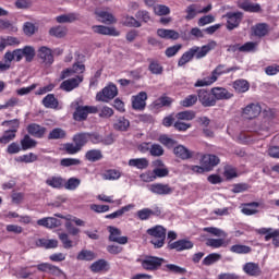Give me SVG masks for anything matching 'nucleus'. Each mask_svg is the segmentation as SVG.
Returning <instances> with one entry per match:
<instances>
[{
    "label": "nucleus",
    "instance_id": "a19ab883",
    "mask_svg": "<svg viewBox=\"0 0 279 279\" xmlns=\"http://www.w3.org/2000/svg\"><path fill=\"white\" fill-rule=\"evenodd\" d=\"M122 25H124V27H143V24L141 23V21H137L136 17L130 16V15H126L122 20Z\"/></svg>",
    "mask_w": 279,
    "mask_h": 279
},
{
    "label": "nucleus",
    "instance_id": "f3484780",
    "mask_svg": "<svg viewBox=\"0 0 279 279\" xmlns=\"http://www.w3.org/2000/svg\"><path fill=\"white\" fill-rule=\"evenodd\" d=\"M147 93L141 92L138 95L132 97V106L134 110H144L147 104Z\"/></svg>",
    "mask_w": 279,
    "mask_h": 279
},
{
    "label": "nucleus",
    "instance_id": "412c9836",
    "mask_svg": "<svg viewBox=\"0 0 279 279\" xmlns=\"http://www.w3.org/2000/svg\"><path fill=\"white\" fill-rule=\"evenodd\" d=\"M157 36L165 40H178L180 38V33L174 29L158 28Z\"/></svg>",
    "mask_w": 279,
    "mask_h": 279
},
{
    "label": "nucleus",
    "instance_id": "de8ad7c7",
    "mask_svg": "<svg viewBox=\"0 0 279 279\" xmlns=\"http://www.w3.org/2000/svg\"><path fill=\"white\" fill-rule=\"evenodd\" d=\"M230 252H232V254H250L252 247L243 244H234L230 247Z\"/></svg>",
    "mask_w": 279,
    "mask_h": 279
},
{
    "label": "nucleus",
    "instance_id": "3c124183",
    "mask_svg": "<svg viewBox=\"0 0 279 279\" xmlns=\"http://www.w3.org/2000/svg\"><path fill=\"white\" fill-rule=\"evenodd\" d=\"M16 138V130L5 131L4 134L0 137V143L2 145H8L11 141Z\"/></svg>",
    "mask_w": 279,
    "mask_h": 279
},
{
    "label": "nucleus",
    "instance_id": "4d7b16f0",
    "mask_svg": "<svg viewBox=\"0 0 279 279\" xmlns=\"http://www.w3.org/2000/svg\"><path fill=\"white\" fill-rule=\"evenodd\" d=\"M23 32L25 36H34V34L38 32V27H36V25L32 22H25L23 24Z\"/></svg>",
    "mask_w": 279,
    "mask_h": 279
},
{
    "label": "nucleus",
    "instance_id": "338daca9",
    "mask_svg": "<svg viewBox=\"0 0 279 279\" xmlns=\"http://www.w3.org/2000/svg\"><path fill=\"white\" fill-rule=\"evenodd\" d=\"M94 258L95 253H93L92 251L83 250L77 255V260H94Z\"/></svg>",
    "mask_w": 279,
    "mask_h": 279
},
{
    "label": "nucleus",
    "instance_id": "1a4fd4ad",
    "mask_svg": "<svg viewBox=\"0 0 279 279\" xmlns=\"http://www.w3.org/2000/svg\"><path fill=\"white\" fill-rule=\"evenodd\" d=\"M260 112H263V108L256 102H252L242 109L244 119H256L260 116Z\"/></svg>",
    "mask_w": 279,
    "mask_h": 279
},
{
    "label": "nucleus",
    "instance_id": "39448f33",
    "mask_svg": "<svg viewBox=\"0 0 279 279\" xmlns=\"http://www.w3.org/2000/svg\"><path fill=\"white\" fill-rule=\"evenodd\" d=\"M213 10V4H208L207 7L199 9L198 4H190L185 9V21H193L197 16V14H208Z\"/></svg>",
    "mask_w": 279,
    "mask_h": 279
},
{
    "label": "nucleus",
    "instance_id": "7ed1b4c3",
    "mask_svg": "<svg viewBox=\"0 0 279 279\" xmlns=\"http://www.w3.org/2000/svg\"><path fill=\"white\" fill-rule=\"evenodd\" d=\"M117 95H119V89L117 88V85L109 84L101 92L97 93L96 101H104L105 104H108V101L114 99Z\"/></svg>",
    "mask_w": 279,
    "mask_h": 279
},
{
    "label": "nucleus",
    "instance_id": "c85d7f7f",
    "mask_svg": "<svg viewBox=\"0 0 279 279\" xmlns=\"http://www.w3.org/2000/svg\"><path fill=\"white\" fill-rule=\"evenodd\" d=\"M173 154L177 158H181V160H189V158H193V153L183 145L175 146Z\"/></svg>",
    "mask_w": 279,
    "mask_h": 279
},
{
    "label": "nucleus",
    "instance_id": "473e14b6",
    "mask_svg": "<svg viewBox=\"0 0 279 279\" xmlns=\"http://www.w3.org/2000/svg\"><path fill=\"white\" fill-rule=\"evenodd\" d=\"M134 209V204H129L118 209L117 211L109 214L106 216V219H118V217H123L125 213H130V210Z\"/></svg>",
    "mask_w": 279,
    "mask_h": 279
},
{
    "label": "nucleus",
    "instance_id": "4468645a",
    "mask_svg": "<svg viewBox=\"0 0 279 279\" xmlns=\"http://www.w3.org/2000/svg\"><path fill=\"white\" fill-rule=\"evenodd\" d=\"M92 29L94 34H101L102 36H120L121 35L119 31L110 26L95 25L92 27Z\"/></svg>",
    "mask_w": 279,
    "mask_h": 279
},
{
    "label": "nucleus",
    "instance_id": "f704fd0d",
    "mask_svg": "<svg viewBox=\"0 0 279 279\" xmlns=\"http://www.w3.org/2000/svg\"><path fill=\"white\" fill-rule=\"evenodd\" d=\"M90 141V133H77L73 136V143H76L82 149Z\"/></svg>",
    "mask_w": 279,
    "mask_h": 279
},
{
    "label": "nucleus",
    "instance_id": "0eeeda50",
    "mask_svg": "<svg viewBox=\"0 0 279 279\" xmlns=\"http://www.w3.org/2000/svg\"><path fill=\"white\" fill-rule=\"evenodd\" d=\"M162 263H165L163 258L154 256H146L144 259H141V265L143 269H146V271H156Z\"/></svg>",
    "mask_w": 279,
    "mask_h": 279
},
{
    "label": "nucleus",
    "instance_id": "aec40b11",
    "mask_svg": "<svg viewBox=\"0 0 279 279\" xmlns=\"http://www.w3.org/2000/svg\"><path fill=\"white\" fill-rule=\"evenodd\" d=\"M149 191L156 195H171V193H173V190L171 186H169V184L162 183L150 185Z\"/></svg>",
    "mask_w": 279,
    "mask_h": 279
},
{
    "label": "nucleus",
    "instance_id": "bb28decb",
    "mask_svg": "<svg viewBox=\"0 0 279 279\" xmlns=\"http://www.w3.org/2000/svg\"><path fill=\"white\" fill-rule=\"evenodd\" d=\"M170 250H177V252H183V250H193V243L189 240H179L169 244Z\"/></svg>",
    "mask_w": 279,
    "mask_h": 279
},
{
    "label": "nucleus",
    "instance_id": "0e129e2a",
    "mask_svg": "<svg viewBox=\"0 0 279 279\" xmlns=\"http://www.w3.org/2000/svg\"><path fill=\"white\" fill-rule=\"evenodd\" d=\"M80 184H82V181L77 178H70L66 183L64 184L65 189L68 191H75V189H77V186H80Z\"/></svg>",
    "mask_w": 279,
    "mask_h": 279
},
{
    "label": "nucleus",
    "instance_id": "69168bd1",
    "mask_svg": "<svg viewBox=\"0 0 279 279\" xmlns=\"http://www.w3.org/2000/svg\"><path fill=\"white\" fill-rule=\"evenodd\" d=\"M64 150L66 154H70V156H73L75 154H78V151H82V148L78 147L76 143H68L64 145Z\"/></svg>",
    "mask_w": 279,
    "mask_h": 279
},
{
    "label": "nucleus",
    "instance_id": "4c0bfd02",
    "mask_svg": "<svg viewBox=\"0 0 279 279\" xmlns=\"http://www.w3.org/2000/svg\"><path fill=\"white\" fill-rule=\"evenodd\" d=\"M90 269L94 274H99V271L108 270V262L106 259H99L92 264Z\"/></svg>",
    "mask_w": 279,
    "mask_h": 279
},
{
    "label": "nucleus",
    "instance_id": "f8f14e48",
    "mask_svg": "<svg viewBox=\"0 0 279 279\" xmlns=\"http://www.w3.org/2000/svg\"><path fill=\"white\" fill-rule=\"evenodd\" d=\"M236 5L238 8H240V10H244V12H251V13L262 12L260 4L252 3L250 2V0H238Z\"/></svg>",
    "mask_w": 279,
    "mask_h": 279
},
{
    "label": "nucleus",
    "instance_id": "bf43d9fd",
    "mask_svg": "<svg viewBox=\"0 0 279 279\" xmlns=\"http://www.w3.org/2000/svg\"><path fill=\"white\" fill-rule=\"evenodd\" d=\"M195 104H197V95H189L180 101V106H183V108H191Z\"/></svg>",
    "mask_w": 279,
    "mask_h": 279
},
{
    "label": "nucleus",
    "instance_id": "72a5a7b5",
    "mask_svg": "<svg viewBox=\"0 0 279 279\" xmlns=\"http://www.w3.org/2000/svg\"><path fill=\"white\" fill-rule=\"evenodd\" d=\"M207 247H213L214 250H219V247H228V243L225 238L220 239H207L206 240Z\"/></svg>",
    "mask_w": 279,
    "mask_h": 279
},
{
    "label": "nucleus",
    "instance_id": "7c9ffc66",
    "mask_svg": "<svg viewBox=\"0 0 279 279\" xmlns=\"http://www.w3.org/2000/svg\"><path fill=\"white\" fill-rule=\"evenodd\" d=\"M129 167H133L135 169H147L149 167V159L147 158H134L129 160Z\"/></svg>",
    "mask_w": 279,
    "mask_h": 279
},
{
    "label": "nucleus",
    "instance_id": "c756f323",
    "mask_svg": "<svg viewBox=\"0 0 279 279\" xmlns=\"http://www.w3.org/2000/svg\"><path fill=\"white\" fill-rule=\"evenodd\" d=\"M254 36L257 38H265L267 34H269V24L267 23H259L252 27Z\"/></svg>",
    "mask_w": 279,
    "mask_h": 279
},
{
    "label": "nucleus",
    "instance_id": "393cba45",
    "mask_svg": "<svg viewBox=\"0 0 279 279\" xmlns=\"http://www.w3.org/2000/svg\"><path fill=\"white\" fill-rule=\"evenodd\" d=\"M27 132L35 138H43V136H45V132H47V129L40 124L32 123L27 126Z\"/></svg>",
    "mask_w": 279,
    "mask_h": 279
},
{
    "label": "nucleus",
    "instance_id": "052dcab7",
    "mask_svg": "<svg viewBox=\"0 0 279 279\" xmlns=\"http://www.w3.org/2000/svg\"><path fill=\"white\" fill-rule=\"evenodd\" d=\"M50 36H56V38H63V36H66V28L63 26H57L52 27L49 31Z\"/></svg>",
    "mask_w": 279,
    "mask_h": 279
},
{
    "label": "nucleus",
    "instance_id": "a211bd4d",
    "mask_svg": "<svg viewBox=\"0 0 279 279\" xmlns=\"http://www.w3.org/2000/svg\"><path fill=\"white\" fill-rule=\"evenodd\" d=\"M109 240L119 245H125L128 243V236H121V230L114 227H109Z\"/></svg>",
    "mask_w": 279,
    "mask_h": 279
},
{
    "label": "nucleus",
    "instance_id": "ddd939ff",
    "mask_svg": "<svg viewBox=\"0 0 279 279\" xmlns=\"http://www.w3.org/2000/svg\"><path fill=\"white\" fill-rule=\"evenodd\" d=\"M225 17L227 19V28L234 29L235 27H239V24L243 19V13L241 12L227 13Z\"/></svg>",
    "mask_w": 279,
    "mask_h": 279
},
{
    "label": "nucleus",
    "instance_id": "cd10ccee",
    "mask_svg": "<svg viewBox=\"0 0 279 279\" xmlns=\"http://www.w3.org/2000/svg\"><path fill=\"white\" fill-rule=\"evenodd\" d=\"M95 14L98 16L101 23H105L106 25H112L117 23V19H114V15L108 13L107 11L96 10Z\"/></svg>",
    "mask_w": 279,
    "mask_h": 279
},
{
    "label": "nucleus",
    "instance_id": "e2e57ef3",
    "mask_svg": "<svg viewBox=\"0 0 279 279\" xmlns=\"http://www.w3.org/2000/svg\"><path fill=\"white\" fill-rule=\"evenodd\" d=\"M114 128L116 130H120V132H125L128 128H130V120L125 118H120L114 124Z\"/></svg>",
    "mask_w": 279,
    "mask_h": 279
},
{
    "label": "nucleus",
    "instance_id": "423d86ee",
    "mask_svg": "<svg viewBox=\"0 0 279 279\" xmlns=\"http://www.w3.org/2000/svg\"><path fill=\"white\" fill-rule=\"evenodd\" d=\"M217 41H209L207 45L197 47L194 46L190 50H192V54H194L196 60H202V58H206L208 56L209 51H213V49H216Z\"/></svg>",
    "mask_w": 279,
    "mask_h": 279
},
{
    "label": "nucleus",
    "instance_id": "ea45409f",
    "mask_svg": "<svg viewBox=\"0 0 279 279\" xmlns=\"http://www.w3.org/2000/svg\"><path fill=\"white\" fill-rule=\"evenodd\" d=\"M37 142L34 138H31L29 135H25L22 140H21V146L23 151H27V149H32L34 147H36Z\"/></svg>",
    "mask_w": 279,
    "mask_h": 279
},
{
    "label": "nucleus",
    "instance_id": "f03ea898",
    "mask_svg": "<svg viewBox=\"0 0 279 279\" xmlns=\"http://www.w3.org/2000/svg\"><path fill=\"white\" fill-rule=\"evenodd\" d=\"M76 110L73 114L75 121H86L88 119V114H97L99 109L96 106H77V102H72V108Z\"/></svg>",
    "mask_w": 279,
    "mask_h": 279
},
{
    "label": "nucleus",
    "instance_id": "09e8293b",
    "mask_svg": "<svg viewBox=\"0 0 279 279\" xmlns=\"http://www.w3.org/2000/svg\"><path fill=\"white\" fill-rule=\"evenodd\" d=\"M203 230L204 232H208L209 234H213L214 236H218L219 239H226V236H228V233H226V231L219 228L206 227Z\"/></svg>",
    "mask_w": 279,
    "mask_h": 279
},
{
    "label": "nucleus",
    "instance_id": "2eb2a0df",
    "mask_svg": "<svg viewBox=\"0 0 279 279\" xmlns=\"http://www.w3.org/2000/svg\"><path fill=\"white\" fill-rule=\"evenodd\" d=\"M243 271L246 274V276H252L253 278H258L260 274H263V270L260 269V265L248 262L243 266Z\"/></svg>",
    "mask_w": 279,
    "mask_h": 279
},
{
    "label": "nucleus",
    "instance_id": "dca6fc26",
    "mask_svg": "<svg viewBox=\"0 0 279 279\" xmlns=\"http://www.w3.org/2000/svg\"><path fill=\"white\" fill-rule=\"evenodd\" d=\"M198 100L201 101L202 106H205V108L215 106V104H217L215 96L204 89L198 92Z\"/></svg>",
    "mask_w": 279,
    "mask_h": 279
},
{
    "label": "nucleus",
    "instance_id": "2f4dec72",
    "mask_svg": "<svg viewBox=\"0 0 279 279\" xmlns=\"http://www.w3.org/2000/svg\"><path fill=\"white\" fill-rule=\"evenodd\" d=\"M147 234H149V236H154V239H166L167 230H165L162 226H156L148 229Z\"/></svg>",
    "mask_w": 279,
    "mask_h": 279
},
{
    "label": "nucleus",
    "instance_id": "a878e982",
    "mask_svg": "<svg viewBox=\"0 0 279 279\" xmlns=\"http://www.w3.org/2000/svg\"><path fill=\"white\" fill-rule=\"evenodd\" d=\"M21 45V39L14 36H7L0 38V49L3 51L5 47H19Z\"/></svg>",
    "mask_w": 279,
    "mask_h": 279
},
{
    "label": "nucleus",
    "instance_id": "13d9d810",
    "mask_svg": "<svg viewBox=\"0 0 279 279\" xmlns=\"http://www.w3.org/2000/svg\"><path fill=\"white\" fill-rule=\"evenodd\" d=\"M64 136H66V132L60 128H57L49 133L48 138L50 141H58V138H64Z\"/></svg>",
    "mask_w": 279,
    "mask_h": 279
},
{
    "label": "nucleus",
    "instance_id": "58836bf2",
    "mask_svg": "<svg viewBox=\"0 0 279 279\" xmlns=\"http://www.w3.org/2000/svg\"><path fill=\"white\" fill-rule=\"evenodd\" d=\"M85 158L89 162H97V160H101V158H104V155L99 149H92L85 154Z\"/></svg>",
    "mask_w": 279,
    "mask_h": 279
},
{
    "label": "nucleus",
    "instance_id": "5fc2aeb1",
    "mask_svg": "<svg viewBox=\"0 0 279 279\" xmlns=\"http://www.w3.org/2000/svg\"><path fill=\"white\" fill-rule=\"evenodd\" d=\"M43 104L46 108H58V99L52 94H48L44 99Z\"/></svg>",
    "mask_w": 279,
    "mask_h": 279
},
{
    "label": "nucleus",
    "instance_id": "6ab92c4d",
    "mask_svg": "<svg viewBox=\"0 0 279 279\" xmlns=\"http://www.w3.org/2000/svg\"><path fill=\"white\" fill-rule=\"evenodd\" d=\"M82 82H84V77L76 76L74 78L64 81L61 84V88H62V90H66V93H71V90H73L74 88H77L80 86V84H82Z\"/></svg>",
    "mask_w": 279,
    "mask_h": 279
},
{
    "label": "nucleus",
    "instance_id": "864d4df0",
    "mask_svg": "<svg viewBox=\"0 0 279 279\" xmlns=\"http://www.w3.org/2000/svg\"><path fill=\"white\" fill-rule=\"evenodd\" d=\"M177 121H193L195 119L194 111H181L175 114Z\"/></svg>",
    "mask_w": 279,
    "mask_h": 279
},
{
    "label": "nucleus",
    "instance_id": "6e6d98bb",
    "mask_svg": "<svg viewBox=\"0 0 279 279\" xmlns=\"http://www.w3.org/2000/svg\"><path fill=\"white\" fill-rule=\"evenodd\" d=\"M154 12L157 16H167V14H171V9L165 4H156L154 5Z\"/></svg>",
    "mask_w": 279,
    "mask_h": 279
},
{
    "label": "nucleus",
    "instance_id": "79ce46f5",
    "mask_svg": "<svg viewBox=\"0 0 279 279\" xmlns=\"http://www.w3.org/2000/svg\"><path fill=\"white\" fill-rule=\"evenodd\" d=\"M57 23H75L77 21V13L62 14L56 17Z\"/></svg>",
    "mask_w": 279,
    "mask_h": 279
},
{
    "label": "nucleus",
    "instance_id": "5701e85b",
    "mask_svg": "<svg viewBox=\"0 0 279 279\" xmlns=\"http://www.w3.org/2000/svg\"><path fill=\"white\" fill-rule=\"evenodd\" d=\"M211 95H214V99L216 100L232 99V97H234V94L223 87L211 88Z\"/></svg>",
    "mask_w": 279,
    "mask_h": 279
},
{
    "label": "nucleus",
    "instance_id": "c03bdc74",
    "mask_svg": "<svg viewBox=\"0 0 279 279\" xmlns=\"http://www.w3.org/2000/svg\"><path fill=\"white\" fill-rule=\"evenodd\" d=\"M220 258H221V254L211 253L203 259V265H205V267H210V265H215V263H219Z\"/></svg>",
    "mask_w": 279,
    "mask_h": 279
},
{
    "label": "nucleus",
    "instance_id": "37998d69",
    "mask_svg": "<svg viewBox=\"0 0 279 279\" xmlns=\"http://www.w3.org/2000/svg\"><path fill=\"white\" fill-rule=\"evenodd\" d=\"M22 53L26 62H32L36 57V49L33 46H25L22 48Z\"/></svg>",
    "mask_w": 279,
    "mask_h": 279
},
{
    "label": "nucleus",
    "instance_id": "4be33fe9",
    "mask_svg": "<svg viewBox=\"0 0 279 279\" xmlns=\"http://www.w3.org/2000/svg\"><path fill=\"white\" fill-rule=\"evenodd\" d=\"M37 226H41L43 228L53 229L59 228V226H62V222L58 220V218L53 217H46L37 220Z\"/></svg>",
    "mask_w": 279,
    "mask_h": 279
},
{
    "label": "nucleus",
    "instance_id": "774afa93",
    "mask_svg": "<svg viewBox=\"0 0 279 279\" xmlns=\"http://www.w3.org/2000/svg\"><path fill=\"white\" fill-rule=\"evenodd\" d=\"M104 180H119V178H121V172H119L118 170H107L104 174H102Z\"/></svg>",
    "mask_w": 279,
    "mask_h": 279
},
{
    "label": "nucleus",
    "instance_id": "c9c22d12",
    "mask_svg": "<svg viewBox=\"0 0 279 279\" xmlns=\"http://www.w3.org/2000/svg\"><path fill=\"white\" fill-rule=\"evenodd\" d=\"M235 93H247L250 90V83L243 78L233 82Z\"/></svg>",
    "mask_w": 279,
    "mask_h": 279
},
{
    "label": "nucleus",
    "instance_id": "49530a36",
    "mask_svg": "<svg viewBox=\"0 0 279 279\" xmlns=\"http://www.w3.org/2000/svg\"><path fill=\"white\" fill-rule=\"evenodd\" d=\"M135 19L143 25V23H149L151 21V14L147 10H140L135 13Z\"/></svg>",
    "mask_w": 279,
    "mask_h": 279
},
{
    "label": "nucleus",
    "instance_id": "9d476101",
    "mask_svg": "<svg viewBox=\"0 0 279 279\" xmlns=\"http://www.w3.org/2000/svg\"><path fill=\"white\" fill-rule=\"evenodd\" d=\"M258 233L265 234V241H271L272 239V245L279 247V229L262 228Z\"/></svg>",
    "mask_w": 279,
    "mask_h": 279
},
{
    "label": "nucleus",
    "instance_id": "6e6552de",
    "mask_svg": "<svg viewBox=\"0 0 279 279\" xmlns=\"http://www.w3.org/2000/svg\"><path fill=\"white\" fill-rule=\"evenodd\" d=\"M160 215H162L160 207H155L154 209L143 208L136 211V217L140 221H147L151 217H160Z\"/></svg>",
    "mask_w": 279,
    "mask_h": 279
},
{
    "label": "nucleus",
    "instance_id": "b1692460",
    "mask_svg": "<svg viewBox=\"0 0 279 279\" xmlns=\"http://www.w3.org/2000/svg\"><path fill=\"white\" fill-rule=\"evenodd\" d=\"M86 68L82 63H74L72 68L66 69L61 74V80H66V77H71V75H75V73H84Z\"/></svg>",
    "mask_w": 279,
    "mask_h": 279
},
{
    "label": "nucleus",
    "instance_id": "603ef678",
    "mask_svg": "<svg viewBox=\"0 0 279 279\" xmlns=\"http://www.w3.org/2000/svg\"><path fill=\"white\" fill-rule=\"evenodd\" d=\"M36 160H38V156L34 153L22 155V156L16 158L17 162H25L26 165H29L32 162H36Z\"/></svg>",
    "mask_w": 279,
    "mask_h": 279
},
{
    "label": "nucleus",
    "instance_id": "20e7f679",
    "mask_svg": "<svg viewBox=\"0 0 279 279\" xmlns=\"http://www.w3.org/2000/svg\"><path fill=\"white\" fill-rule=\"evenodd\" d=\"M37 58L43 66H51L53 64V51L47 46H41L37 49Z\"/></svg>",
    "mask_w": 279,
    "mask_h": 279
},
{
    "label": "nucleus",
    "instance_id": "e433bc0d",
    "mask_svg": "<svg viewBox=\"0 0 279 279\" xmlns=\"http://www.w3.org/2000/svg\"><path fill=\"white\" fill-rule=\"evenodd\" d=\"M259 204L256 202L253 203H248L246 205L243 206V208L241 209V213H243V215L246 216H252V215H256L258 213V208Z\"/></svg>",
    "mask_w": 279,
    "mask_h": 279
},
{
    "label": "nucleus",
    "instance_id": "f257e3e1",
    "mask_svg": "<svg viewBox=\"0 0 279 279\" xmlns=\"http://www.w3.org/2000/svg\"><path fill=\"white\" fill-rule=\"evenodd\" d=\"M232 71H239V68L232 66L229 69H226V65H218L213 72L210 76H207L203 80H199L195 83L196 88L202 86H211V84H215L217 80H219L220 75H226V73H232Z\"/></svg>",
    "mask_w": 279,
    "mask_h": 279
},
{
    "label": "nucleus",
    "instance_id": "a18cd8bd",
    "mask_svg": "<svg viewBox=\"0 0 279 279\" xmlns=\"http://www.w3.org/2000/svg\"><path fill=\"white\" fill-rule=\"evenodd\" d=\"M37 245H39V247H45L46 250H56V247H58V240L40 239L38 240Z\"/></svg>",
    "mask_w": 279,
    "mask_h": 279
},
{
    "label": "nucleus",
    "instance_id": "8fccbe9b",
    "mask_svg": "<svg viewBox=\"0 0 279 279\" xmlns=\"http://www.w3.org/2000/svg\"><path fill=\"white\" fill-rule=\"evenodd\" d=\"M46 184L52 189H62V186H64V180L60 177H52L47 179Z\"/></svg>",
    "mask_w": 279,
    "mask_h": 279
},
{
    "label": "nucleus",
    "instance_id": "680f3d73",
    "mask_svg": "<svg viewBox=\"0 0 279 279\" xmlns=\"http://www.w3.org/2000/svg\"><path fill=\"white\" fill-rule=\"evenodd\" d=\"M59 240L61 241L64 250H71V247H73V241L69 238V234L59 233Z\"/></svg>",
    "mask_w": 279,
    "mask_h": 279
},
{
    "label": "nucleus",
    "instance_id": "9b49d317",
    "mask_svg": "<svg viewBox=\"0 0 279 279\" xmlns=\"http://www.w3.org/2000/svg\"><path fill=\"white\" fill-rule=\"evenodd\" d=\"M221 160L217 155H204L201 159V165L205 167L206 171H213Z\"/></svg>",
    "mask_w": 279,
    "mask_h": 279
}]
</instances>
